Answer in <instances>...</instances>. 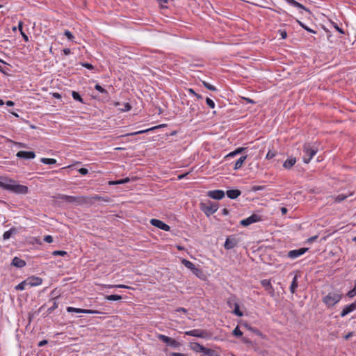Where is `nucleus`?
I'll return each instance as SVG.
<instances>
[{"instance_id":"obj_1","label":"nucleus","mask_w":356,"mask_h":356,"mask_svg":"<svg viewBox=\"0 0 356 356\" xmlns=\"http://www.w3.org/2000/svg\"><path fill=\"white\" fill-rule=\"evenodd\" d=\"M304 155L302 160L305 163H309L314 156L317 153V148L312 147L310 143H305L302 147Z\"/></svg>"},{"instance_id":"obj_2","label":"nucleus","mask_w":356,"mask_h":356,"mask_svg":"<svg viewBox=\"0 0 356 356\" xmlns=\"http://www.w3.org/2000/svg\"><path fill=\"white\" fill-rule=\"evenodd\" d=\"M200 209L207 216H210L218 210V204L211 201L201 202L200 204Z\"/></svg>"},{"instance_id":"obj_3","label":"nucleus","mask_w":356,"mask_h":356,"mask_svg":"<svg viewBox=\"0 0 356 356\" xmlns=\"http://www.w3.org/2000/svg\"><path fill=\"white\" fill-rule=\"evenodd\" d=\"M342 298V295L336 293H329L327 296H324L322 299L323 302L327 307H332L338 303Z\"/></svg>"},{"instance_id":"obj_4","label":"nucleus","mask_w":356,"mask_h":356,"mask_svg":"<svg viewBox=\"0 0 356 356\" xmlns=\"http://www.w3.org/2000/svg\"><path fill=\"white\" fill-rule=\"evenodd\" d=\"M157 338L162 342L165 343L166 346L173 348H178L181 346V343L175 339L162 334H157Z\"/></svg>"},{"instance_id":"obj_5","label":"nucleus","mask_w":356,"mask_h":356,"mask_svg":"<svg viewBox=\"0 0 356 356\" xmlns=\"http://www.w3.org/2000/svg\"><path fill=\"white\" fill-rule=\"evenodd\" d=\"M186 335L193 336L202 339H209L211 334L205 330L194 329L185 332Z\"/></svg>"},{"instance_id":"obj_6","label":"nucleus","mask_w":356,"mask_h":356,"mask_svg":"<svg viewBox=\"0 0 356 356\" xmlns=\"http://www.w3.org/2000/svg\"><path fill=\"white\" fill-rule=\"evenodd\" d=\"M8 191H12L17 194H26L28 193V187L24 185L11 183Z\"/></svg>"},{"instance_id":"obj_7","label":"nucleus","mask_w":356,"mask_h":356,"mask_svg":"<svg viewBox=\"0 0 356 356\" xmlns=\"http://www.w3.org/2000/svg\"><path fill=\"white\" fill-rule=\"evenodd\" d=\"M261 217L259 215L253 213L250 216L248 217L245 219L241 220L240 224L243 227H248L250 225L261 221Z\"/></svg>"},{"instance_id":"obj_8","label":"nucleus","mask_w":356,"mask_h":356,"mask_svg":"<svg viewBox=\"0 0 356 356\" xmlns=\"http://www.w3.org/2000/svg\"><path fill=\"white\" fill-rule=\"evenodd\" d=\"M238 243V240L236 238L235 236L232 235L229 236L225 242L224 248L226 250H231L237 246Z\"/></svg>"},{"instance_id":"obj_9","label":"nucleus","mask_w":356,"mask_h":356,"mask_svg":"<svg viewBox=\"0 0 356 356\" xmlns=\"http://www.w3.org/2000/svg\"><path fill=\"white\" fill-rule=\"evenodd\" d=\"M66 310L69 313L75 312V313H79V314H91L100 313L97 310L79 309V308H74L72 307H67Z\"/></svg>"},{"instance_id":"obj_10","label":"nucleus","mask_w":356,"mask_h":356,"mask_svg":"<svg viewBox=\"0 0 356 356\" xmlns=\"http://www.w3.org/2000/svg\"><path fill=\"white\" fill-rule=\"evenodd\" d=\"M60 199H61L67 202H69V203L82 204L83 202V197H75V196L62 195L60 197Z\"/></svg>"},{"instance_id":"obj_11","label":"nucleus","mask_w":356,"mask_h":356,"mask_svg":"<svg viewBox=\"0 0 356 356\" xmlns=\"http://www.w3.org/2000/svg\"><path fill=\"white\" fill-rule=\"evenodd\" d=\"M150 223L152 225L157 227V228H159L162 230H164V231H170V227L165 224L164 222L159 220V219H152L150 220Z\"/></svg>"},{"instance_id":"obj_12","label":"nucleus","mask_w":356,"mask_h":356,"mask_svg":"<svg viewBox=\"0 0 356 356\" xmlns=\"http://www.w3.org/2000/svg\"><path fill=\"white\" fill-rule=\"evenodd\" d=\"M308 250L309 248H301L298 250H293L289 251L287 255L291 259H296L304 254Z\"/></svg>"},{"instance_id":"obj_13","label":"nucleus","mask_w":356,"mask_h":356,"mask_svg":"<svg viewBox=\"0 0 356 356\" xmlns=\"http://www.w3.org/2000/svg\"><path fill=\"white\" fill-rule=\"evenodd\" d=\"M181 263L188 269H190L195 275H198L201 273V270L197 268L193 263L187 260L182 259Z\"/></svg>"},{"instance_id":"obj_14","label":"nucleus","mask_w":356,"mask_h":356,"mask_svg":"<svg viewBox=\"0 0 356 356\" xmlns=\"http://www.w3.org/2000/svg\"><path fill=\"white\" fill-rule=\"evenodd\" d=\"M17 157L23 159H33L35 157V154L33 151H19Z\"/></svg>"},{"instance_id":"obj_15","label":"nucleus","mask_w":356,"mask_h":356,"mask_svg":"<svg viewBox=\"0 0 356 356\" xmlns=\"http://www.w3.org/2000/svg\"><path fill=\"white\" fill-rule=\"evenodd\" d=\"M208 196L214 200H221L225 197V192L222 190H214L208 192Z\"/></svg>"},{"instance_id":"obj_16","label":"nucleus","mask_w":356,"mask_h":356,"mask_svg":"<svg viewBox=\"0 0 356 356\" xmlns=\"http://www.w3.org/2000/svg\"><path fill=\"white\" fill-rule=\"evenodd\" d=\"M261 286L265 289L266 291L271 296H273L275 294V290L273 287L271 282L269 280H263L261 281Z\"/></svg>"},{"instance_id":"obj_17","label":"nucleus","mask_w":356,"mask_h":356,"mask_svg":"<svg viewBox=\"0 0 356 356\" xmlns=\"http://www.w3.org/2000/svg\"><path fill=\"white\" fill-rule=\"evenodd\" d=\"M355 309H356V301L346 306L341 311L340 316L341 317H344L346 315H348L349 313L355 311Z\"/></svg>"},{"instance_id":"obj_18","label":"nucleus","mask_w":356,"mask_h":356,"mask_svg":"<svg viewBox=\"0 0 356 356\" xmlns=\"http://www.w3.org/2000/svg\"><path fill=\"white\" fill-rule=\"evenodd\" d=\"M26 281L30 286H36L42 283V279L35 276L29 277L26 279Z\"/></svg>"},{"instance_id":"obj_19","label":"nucleus","mask_w":356,"mask_h":356,"mask_svg":"<svg viewBox=\"0 0 356 356\" xmlns=\"http://www.w3.org/2000/svg\"><path fill=\"white\" fill-rule=\"evenodd\" d=\"M11 183H15L12 179H8L5 177H0V187L6 190H8L9 186Z\"/></svg>"},{"instance_id":"obj_20","label":"nucleus","mask_w":356,"mask_h":356,"mask_svg":"<svg viewBox=\"0 0 356 356\" xmlns=\"http://www.w3.org/2000/svg\"><path fill=\"white\" fill-rule=\"evenodd\" d=\"M227 197L232 200L236 199L241 194V191L238 189H231L226 192Z\"/></svg>"},{"instance_id":"obj_21","label":"nucleus","mask_w":356,"mask_h":356,"mask_svg":"<svg viewBox=\"0 0 356 356\" xmlns=\"http://www.w3.org/2000/svg\"><path fill=\"white\" fill-rule=\"evenodd\" d=\"M26 264V261L17 257H15L13 259L11 265L17 268H23Z\"/></svg>"},{"instance_id":"obj_22","label":"nucleus","mask_w":356,"mask_h":356,"mask_svg":"<svg viewBox=\"0 0 356 356\" xmlns=\"http://www.w3.org/2000/svg\"><path fill=\"white\" fill-rule=\"evenodd\" d=\"M189 347L191 350L196 353H202L204 346L197 342H191L189 343Z\"/></svg>"},{"instance_id":"obj_23","label":"nucleus","mask_w":356,"mask_h":356,"mask_svg":"<svg viewBox=\"0 0 356 356\" xmlns=\"http://www.w3.org/2000/svg\"><path fill=\"white\" fill-rule=\"evenodd\" d=\"M201 356H220L216 350L206 347H204Z\"/></svg>"},{"instance_id":"obj_24","label":"nucleus","mask_w":356,"mask_h":356,"mask_svg":"<svg viewBox=\"0 0 356 356\" xmlns=\"http://www.w3.org/2000/svg\"><path fill=\"white\" fill-rule=\"evenodd\" d=\"M296 159L295 157H290L287 159L283 163V167L286 169H291L296 163Z\"/></svg>"},{"instance_id":"obj_25","label":"nucleus","mask_w":356,"mask_h":356,"mask_svg":"<svg viewBox=\"0 0 356 356\" xmlns=\"http://www.w3.org/2000/svg\"><path fill=\"white\" fill-rule=\"evenodd\" d=\"M17 233V230L15 227H12L9 230L5 232L3 234V239L8 240L10 238V236L13 234H16Z\"/></svg>"},{"instance_id":"obj_26","label":"nucleus","mask_w":356,"mask_h":356,"mask_svg":"<svg viewBox=\"0 0 356 356\" xmlns=\"http://www.w3.org/2000/svg\"><path fill=\"white\" fill-rule=\"evenodd\" d=\"M163 126H164V124H162V125H160V126H156V127H151V128H149V129H145V130H140V131H136L134 133L129 134L128 135L129 136H135V135L142 134L149 132L150 131H152L154 129H157V128H159L160 127H163Z\"/></svg>"},{"instance_id":"obj_27","label":"nucleus","mask_w":356,"mask_h":356,"mask_svg":"<svg viewBox=\"0 0 356 356\" xmlns=\"http://www.w3.org/2000/svg\"><path fill=\"white\" fill-rule=\"evenodd\" d=\"M247 159V156H241L236 162L234 165V170H238L241 168L243 163L245 162V161Z\"/></svg>"},{"instance_id":"obj_28","label":"nucleus","mask_w":356,"mask_h":356,"mask_svg":"<svg viewBox=\"0 0 356 356\" xmlns=\"http://www.w3.org/2000/svg\"><path fill=\"white\" fill-rule=\"evenodd\" d=\"M298 286V276L297 275H295L293 279V281L291 284V286H290V291L291 293H294L295 291H296V289H297Z\"/></svg>"},{"instance_id":"obj_29","label":"nucleus","mask_w":356,"mask_h":356,"mask_svg":"<svg viewBox=\"0 0 356 356\" xmlns=\"http://www.w3.org/2000/svg\"><path fill=\"white\" fill-rule=\"evenodd\" d=\"M90 200L89 201V202L91 204L93 203V202L92 201V200H96V201H104V202L109 201V198L108 197H102V196H99L98 195H96L95 196L90 197Z\"/></svg>"},{"instance_id":"obj_30","label":"nucleus","mask_w":356,"mask_h":356,"mask_svg":"<svg viewBox=\"0 0 356 356\" xmlns=\"http://www.w3.org/2000/svg\"><path fill=\"white\" fill-rule=\"evenodd\" d=\"M72 96L74 100L78 101L82 104H86V102L83 101V99L78 92L72 91Z\"/></svg>"},{"instance_id":"obj_31","label":"nucleus","mask_w":356,"mask_h":356,"mask_svg":"<svg viewBox=\"0 0 356 356\" xmlns=\"http://www.w3.org/2000/svg\"><path fill=\"white\" fill-rule=\"evenodd\" d=\"M353 193H350L349 195H343V194H339L334 197V202L339 203L343 200H345L348 196H351Z\"/></svg>"},{"instance_id":"obj_32","label":"nucleus","mask_w":356,"mask_h":356,"mask_svg":"<svg viewBox=\"0 0 356 356\" xmlns=\"http://www.w3.org/2000/svg\"><path fill=\"white\" fill-rule=\"evenodd\" d=\"M122 298V297L121 296L117 295V294L108 295V296H105L106 300H111V301L120 300Z\"/></svg>"},{"instance_id":"obj_33","label":"nucleus","mask_w":356,"mask_h":356,"mask_svg":"<svg viewBox=\"0 0 356 356\" xmlns=\"http://www.w3.org/2000/svg\"><path fill=\"white\" fill-rule=\"evenodd\" d=\"M41 162L47 164V165H53L56 163V160L54 159H50V158H42Z\"/></svg>"},{"instance_id":"obj_34","label":"nucleus","mask_w":356,"mask_h":356,"mask_svg":"<svg viewBox=\"0 0 356 356\" xmlns=\"http://www.w3.org/2000/svg\"><path fill=\"white\" fill-rule=\"evenodd\" d=\"M234 311H233V313L237 316H239V317H241L243 316V312L240 310V307H239V305L238 303H236L234 305Z\"/></svg>"},{"instance_id":"obj_35","label":"nucleus","mask_w":356,"mask_h":356,"mask_svg":"<svg viewBox=\"0 0 356 356\" xmlns=\"http://www.w3.org/2000/svg\"><path fill=\"white\" fill-rule=\"evenodd\" d=\"M130 181L129 177L121 179L115 181H109V184H124L128 183Z\"/></svg>"},{"instance_id":"obj_36","label":"nucleus","mask_w":356,"mask_h":356,"mask_svg":"<svg viewBox=\"0 0 356 356\" xmlns=\"http://www.w3.org/2000/svg\"><path fill=\"white\" fill-rule=\"evenodd\" d=\"M244 326L249 330L252 331L258 336H261V332L256 327H252L250 325L245 323Z\"/></svg>"},{"instance_id":"obj_37","label":"nucleus","mask_w":356,"mask_h":356,"mask_svg":"<svg viewBox=\"0 0 356 356\" xmlns=\"http://www.w3.org/2000/svg\"><path fill=\"white\" fill-rule=\"evenodd\" d=\"M56 298H53L52 300L54 301L53 302V305L48 308L47 311V315L48 314H50L51 313H52L56 309L58 308V303L56 302Z\"/></svg>"},{"instance_id":"obj_38","label":"nucleus","mask_w":356,"mask_h":356,"mask_svg":"<svg viewBox=\"0 0 356 356\" xmlns=\"http://www.w3.org/2000/svg\"><path fill=\"white\" fill-rule=\"evenodd\" d=\"M236 296H232L227 299V303L229 307H232V306L236 303Z\"/></svg>"},{"instance_id":"obj_39","label":"nucleus","mask_w":356,"mask_h":356,"mask_svg":"<svg viewBox=\"0 0 356 356\" xmlns=\"http://www.w3.org/2000/svg\"><path fill=\"white\" fill-rule=\"evenodd\" d=\"M26 285H29V284H28L27 281L26 280L22 282L21 283H19V284H17L15 286V289L16 290H20V291L24 290Z\"/></svg>"},{"instance_id":"obj_40","label":"nucleus","mask_w":356,"mask_h":356,"mask_svg":"<svg viewBox=\"0 0 356 356\" xmlns=\"http://www.w3.org/2000/svg\"><path fill=\"white\" fill-rule=\"evenodd\" d=\"M202 84L206 88H207L209 90H211V91L217 90V89L215 86H212L211 84H210L209 83H208L207 81H203Z\"/></svg>"},{"instance_id":"obj_41","label":"nucleus","mask_w":356,"mask_h":356,"mask_svg":"<svg viewBox=\"0 0 356 356\" xmlns=\"http://www.w3.org/2000/svg\"><path fill=\"white\" fill-rule=\"evenodd\" d=\"M233 335L236 337H242L243 332L240 330L239 327L236 326L232 332Z\"/></svg>"},{"instance_id":"obj_42","label":"nucleus","mask_w":356,"mask_h":356,"mask_svg":"<svg viewBox=\"0 0 356 356\" xmlns=\"http://www.w3.org/2000/svg\"><path fill=\"white\" fill-rule=\"evenodd\" d=\"M122 111H129L131 109V106L129 103H124L122 107L119 108Z\"/></svg>"},{"instance_id":"obj_43","label":"nucleus","mask_w":356,"mask_h":356,"mask_svg":"<svg viewBox=\"0 0 356 356\" xmlns=\"http://www.w3.org/2000/svg\"><path fill=\"white\" fill-rule=\"evenodd\" d=\"M297 22L299 24V25L302 27L305 30H306L308 32H310V33H316V31H314V30L309 29V27H307L305 24H303L302 22H300V20H298L297 19Z\"/></svg>"},{"instance_id":"obj_44","label":"nucleus","mask_w":356,"mask_h":356,"mask_svg":"<svg viewBox=\"0 0 356 356\" xmlns=\"http://www.w3.org/2000/svg\"><path fill=\"white\" fill-rule=\"evenodd\" d=\"M346 295L349 298H353L356 296V283L355 284L353 289L349 291Z\"/></svg>"},{"instance_id":"obj_45","label":"nucleus","mask_w":356,"mask_h":356,"mask_svg":"<svg viewBox=\"0 0 356 356\" xmlns=\"http://www.w3.org/2000/svg\"><path fill=\"white\" fill-rule=\"evenodd\" d=\"M95 90H98L99 92L103 94H108V92L106 90H105L104 88H102L99 84H96L95 86Z\"/></svg>"},{"instance_id":"obj_46","label":"nucleus","mask_w":356,"mask_h":356,"mask_svg":"<svg viewBox=\"0 0 356 356\" xmlns=\"http://www.w3.org/2000/svg\"><path fill=\"white\" fill-rule=\"evenodd\" d=\"M206 103H207V106L209 107H210L211 108H215V103H214V102L211 99H210L209 97H207L206 98Z\"/></svg>"},{"instance_id":"obj_47","label":"nucleus","mask_w":356,"mask_h":356,"mask_svg":"<svg viewBox=\"0 0 356 356\" xmlns=\"http://www.w3.org/2000/svg\"><path fill=\"white\" fill-rule=\"evenodd\" d=\"M67 252L65 251H63V250H55L53 252L52 254L54 255V256H65V255H67Z\"/></svg>"},{"instance_id":"obj_48","label":"nucleus","mask_w":356,"mask_h":356,"mask_svg":"<svg viewBox=\"0 0 356 356\" xmlns=\"http://www.w3.org/2000/svg\"><path fill=\"white\" fill-rule=\"evenodd\" d=\"M64 35L67 38L68 40L71 41L73 40V39L74 38L72 33L68 30L65 31Z\"/></svg>"},{"instance_id":"obj_49","label":"nucleus","mask_w":356,"mask_h":356,"mask_svg":"<svg viewBox=\"0 0 356 356\" xmlns=\"http://www.w3.org/2000/svg\"><path fill=\"white\" fill-rule=\"evenodd\" d=\"M332 25L336 31H337L341 34H345L344 31L340 28L337 23L332 22Z\"/></svg>"},{"instance_id":"obj_50","label":"nucleus","mask_w":356,"mask_h":356,"mask_svg":"<svg viewBox=\"0 0 356 356\" xmlns=\"http://www.w3.org/2000/svg\"><path fill=\"white\" fill-rule=\"evenodd\" d=\"M81 65L83 67H86L88 70H91L94 69V66L92 64H90V63H81Z\"/></svg>"},{"instance_id":"obj_51","label":"nucleus","mask_w":356,"mask_h":356,"mask_svg":"<svg viewBox=\"0 0 356 356\" xmlns=\"http://www.w3.org/2000/svg\"><path fill=\"white\" fill-rule=\"evenodd\" d=\"M275 156V153L274 152L268 151V152L267 153V154L266 156V159L268 160H270V159H272L273 158H274Z\"/></svg>"},{"instance_id":"obj_52","label":"nucleus","mask_w":356,"mask_h":356,"mask_svg":"<svg viewBox=\"0 0 356 356\" xmlns=\"http://www.w3.org/2000/svg\"><path fill=\"white\" fill-rule=\"evenodd\" d=\"M278 33H280L282 39H286L287 38V33L285 30H279Z\"/></svg>"},{"instance_id":"obj_53","label":"nucleus","mask_w":356,"mask_h":356,"mask_svg":"<svg viewBox=\"0 0 356 356\" xmlns=\"http://www.w3.org/2000/svg\"><path fill=\"white\" fill-rule=\"evenodd\" d=\"M44 241L48 243L53 242V237L50 235H47L44 237Z\"/></svg>"},{"instance_id":"obj_54","label":"nucleus","mask_w":356,"mask_h":356,"mask_svg":"<svg viewBox=\"0 0 356 356\" xmlns=\"http://www.w3.org/2000/svg\"><path fill=\"white\" fill-rule=\"evenodd\" d=\"M79 172L81 175H86L88 173V170L87 168H80L79 170Z\"/></svg>"},{"instance_id":"obj_55","label":"nucleus","mask_w":356,"mask_h":356,"mask_svg":"<svg viewBox=\"0 0 356 356\" xmlns=\"http://www.w3.org/2000/svg\"><path fill=\"white\" fill-rule=\"evenodd\" d=\"M170 356H186L184 353L172 352L169 354Z\"/></svg>"},{"instance_id":"obj_56","label":"nucleus","mask_w":356,"mask_h":356,"mask_svg":"<svg viewBox=\"0 0 356 356\" xmlns=\"http://www.w3.org/2000/svg\"><path fill=\"white\" fill-rule=\"evenodd\" d=\"M47 343H48V341H47V340H46V339H44V340L40 341L38 343V347H42V346H44V345H46V344H47Z\"/></svg>"},{"instance_id":"obj_57","label":"nucleus","mask_w":356,"mask_h":356,"mask_svg":"<svg viewBox=\"0 0 356 356\" xmlns=\"http://www.w3.org/2000/svg\"><path fill=\"white\" fill-rule=\"evenodd\" d=\"M354 335V332H348L346 335L344 336V339L346 340H348L351 337H353Z\"/></svg>"},{"instance_id":"obj_58","label":"nucleus","mask_w":356,"mask_h":356,"mask_svg":"<svg viewBox=\"0 0 356 356\" xmlns=\"http://www.w3.org/2000/svg\"><path fill=\"white\" fill-rule=\"evenodd\" d=\"M176 312H184L186 314L188 312L187 309L184 307H179L176 309Z\"/></svg>"},{"instance_id":"obj_59","label":"nucleus","mask_w":356,"mask_h":356,"mask_svg":"<svg viewBox=\"0 0 356 356\" xmlns=\"http://www.w3.org/2000/svg\"><path fill=\"white\" fill-rule=\"evenodd\" d=\"M243 99H244L246 102H248V103H250V104H256V102H255L253 99H250V98H248V97H243Z\"/></svg>"},{"instance_id":"obj_60","label":"nucleus","mask_w":356,"mask_h":356,"mask_svg":"<svg viewBox=\"0 0 356 356\" xmlns=\"http://www.w3.org/2000/svg\"><path fill=\"white\" fill-rule=\"evenodd\" d=\"M317 238L318 236H312L307 239V241L309 243H312L313 241H316Z\"/></svg>"},{"instance_id":"obj_61","label":"nucleus","mask_w":356,"mask_h":356,"mask_svg":"<svg viewBox=\"0 0 356 356\" xmlns=\"http://www.w3.org/2000/svg\"><path fill=\"white\" fill-rule=\"evenodd\" d=\"M244 150H245V148H243V147H238L236 149H235L234 151H235V153H236L238 154L241 153Z\"/></svg>"},{"instance_id":"obj_62","label":"nucleus","mask_w":356,"mask_h":356,"mask_svg":"<svg viewBox=\"0 0 356 356\" xmlns=\"http://www.w3.org/2000/svg\"><path fill=\"white\" fill-rule=\"evenodd\" d=\"M21 34H22V36L23 39H24L26 42L29 41V37L27 36V35H26V34H25L23 31H21Z\"/></svg>"},{"instance_id":"obj_63","label":"nucleus","mask_w":356,"mask_h":356,"mask_svg":"<svg viewBox=\"0 0 356 356\" xmlns=\"http://www.w3.org/2000/svg\"><path fill=\"white\" fill-rule=\"evenodd\" d=\"M65 55H69L71 53V51L69 48H65L63 50Z\"/></svg>"},{"instance_id":"obj_64","label":"nucleus","mask_w":356,"mask_h":356,"mask_svg":"<svg viewBox=\"0 0 356 356\" xmlns=\"http://www.w3.org/2000/svg\"><path fill=\"white\" fill-rule=\"evenodd\" d=\"M242 341H243V342H244L245 343H252V341L247 337H243Z\"/></svg>"}]
</instances>
